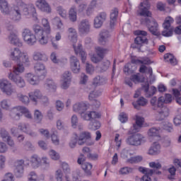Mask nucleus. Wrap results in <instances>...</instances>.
<instances>
[{
	"mask_svg": "<svg viewBox=\"0 0 181 181\" xmlns=\"http://www.w3.org/2000/svg\"><path fill=\"white\" fill-rule=\"evenodd\" d=\"M42 25L45 29H43L39 25H33V30L35 34L29 28L23 30L22 37L25 43L29 46H33L36 42H38L42 46H45L49 43V40L52 37V29L50 28L49 21L47 18H42Z\"/></svg>",
	"mask_w": 181,
	"mask_h": 181,
	"instance_id": "nucleus-1",
	"label": "nucleus"
},
{
	"mask_svg": "<svg viewBox=\"0 0 181 181\" xmlns=\"http://www.w3.org/2000/svg\"><path fill=\"white\" fill-rule=\"evenodd\" d=\"M8 54L13 62H16L18 63L13 67V72L15 75L23 73V71H25L24 66H30V58H29V54L22 52L19 48L11 49Z\"/></svg>",
	"mask_w": 181,
	"mask_h": 181,
	"instance_id": "nucleus-2",
	"label": "nucleus"
},
{
	"mask_svg": "<svg viewBox=\"0 0 181 181\" xmlns=\"http://www.w3.org/2000/svg\"><path fill=\"white\" fill-rule=\"evenodd\" d=\"M35 12H36V8L33 4H26L23 0H16L13 6V15H11V18L14 22H19L23 15L29 16L33 15Z\"/></svg>",
	"mask_w": 181,
	"mask_h": 181,
	"instance_id": "nucleus-3",
	"label": "nucleus"
},
{
	"mask_svg": "<svg viewBox=\"0 0 181 181\" xmlns=\"http://www.w3.org/2000/svg\"><path fill=\"white\" fill-rule=\"evenodd\" d=\"M69 40L73 43V47L76 54H80L82 63H84L87 59V54L83 50V45L78 44L77 47L75 43H77V31L74 28L68 29Z\"/></svg>",
	"mask_w": 181,
	"mask_h": 181,
	"instance_id": "nucleus-4",
	"label": "nucleus"
},
{
	"mask_svg": "<svg viewBox=\"0 0 181 181\" xmlns=\"http://www.w3.org/2000/svg\"><path fill=\"white\" fill-rule=\"evenodd\" d=\"M0 89L2 93L8 97L13 95V94H16V89L8 79H0Z\"/></svg>",
	"mask_w": 181,
	"mask_h": 181,
	"instance_id": "nucleus-5",
	"label": "nucleus"
},
{
	"mask_svg": "<svg viewBox=\"0 0 181 181\" xmlns=\"http://www.w3.org/2000/svg\"><path fill=\"white\" fill-rule=\"evenodd\" d=\"M146 24L152 35H154V36H159V35H160V32H159V25L155 19L146 18Z\"/></svg>",
	"mask_w": 181,
	"mask_h": 181,
	"instance_id": "nucleus-6",
	"label": "nucleus"
},
{
	"mask_svg": "<svg viewBox=\"0 0 181 181\" xmlns=\"http://www.w3.org/2000/svg\"><path fill=\"white\" fill-rule=\"evenodd\" d=\"M142 141H144V136L135 134L127 137L126 144L130 146H139L141 145Z\"/></svg>",
	"mask_w": 181,
	"mask_h": 181,
	"instance_id": "nucleus-7",
	"label": "nucleus"
},
{
	"mask_svg": "<svg viewBox=\"0 0 181 181\" xmlns=\"http://www.w3.org/2000/svg\"><path fill=\"white\" fill-rule=\"evenodd\" d=\"M134 35H137V37L134 40L136 45H148V38H146L148 33L146 31L138 30L134 32Z\"/></svg>",
	"mask_w": 181,
	"mask_h": 181,
	"instance_id": "nucleus-8",
	"label": "nucleus"
},
{
	"mask_svg": "<svg viewBox=\"0 0 181 181\" xmlns=\"http://www.w3.org/2000/svg\"><path fill=\"white\" fill-rule=\"evenodd\" d=\"M8 78L9 80L13 81V83H16L18 88H23L26 86V82H25V79H23V78L19 75H15L13 73L10 72L8 74Z\"/></svg>",
	"mask_w": 181,
	"mask_h": 181,
	"instance_id": "nucleus-9",
	"label": "nucleus"
},
{
	"mask_svg": "<svg viewBox=\"0 0 181 181\" xmlns=\"http://www.w3.org/2000/svg\"><path fill=\"white\" fill-rule=\"evenodd\" d=\"M18 129H19V131H21V132H23L24 134H26L30 136H37V133H36L35 131H33V129H32L30 124H29L28 123H25V122L19 123L18 125Z\"/></svg>",
	"mask_w": 181,
	"mask_h": 181,
	"instance_id": "nucleus-10",
	"label": "nucleus"
},
{
	"mask_svg": "<svg viewBox=\"0 0 181 181\" xmlns=\"http://www.w3.org/2000/svg\"><path fill=\"white\" fill-rule=\"evenodd\" d=\"M71 83V73L70 71H65L61 77V88L63 90H67Z\"/></svg>",
	"mask_w": 181,
	"mask_h": 181,
	"instance_id": "nucleus-11",
	"label": "nucleus"
},
{
	"mask_svg": "<svg viewBox=\"0 0 181 181\" xmlns=\"http://www.w3.org/2000/svg\"><path fill=\"white\" fill-rule=\"evenodd\" d=\"M91 29V23L88 19L82 20L78 25V30L81 35L89 33Z\"/></svg>",
	"mask_w": 181,
	"mask_h": 181,
	"instance_id": "nucleus-12",
	"label": "nucleus"
},
{
	"mask_svg": "<svg viewBox=\"0 0 181 181\" xmlns=\"http://www.w3.org/2000/svg\"><path fill=\"white\" fill-rule=\"evenodd\" d=\"M35 6L41 12L52 13V7H50V4L46 0H37L35 1Z\"/></svg>",
	"mask_w": 181,
	"mask_h": 181,
	"instance_id": "nucleus-13",
	"label": "nucleus"
},
{
	"mask_svg": "<svg viewBox=\"0 0 181 181\" xmlns=\"http://www.w3.org/2000/svg\"><path fill=\"white\" fill-rule=\"evenodd\" d=\"M149 8H151V4H149L148 2L141 3L137 13L140 15V16H147L148 18H151L152 13L148 11Z\"/></svg>",
	"mask_w": 181,
	"mask_h": 181,
	"instance_id": "nucleus-14",
	"label": "nucleus"
},
{
	"mask_svg": "<svg viewBox=\"0 0 181 181\" xmlns=\"http://www.w3.org/2000/svg\"><path fill=\"white\" fill-rule=\"evenodd\" d=\"M107 21V13L101 12L94 19L93 26L96 29H100L103 24Z\"/></svg>",
	"mask_w": 181,
	"mask_h": 181,
	"instance_id": "nucleus-15",
	"label": "nucleus"
},
{
	"mask_svg": "<svg viewBox=\"0 0 181 181\" xmlns=\"http://www.w3.org/2000/svg\"><path fill=\"white\" fill-rule=\"evenodd\" d=\"M25 78L31 86H37L40 83V80L43 79V76L35 75L32 73L25 74Z\"/></svg>",
	"mask_w": 181,
	"mask_h": 181,
	"instance_id": "nucleus-16",
	"label": "nucleus"
},
{
	"mask_svg": "<svg viewBox=\"0 0 181 181\" xmlns=\"http://www.w3.org/2000/svg\"><path fill=\"white\" fill-rule=\"evenodd\" d=\"M81 118L84 121H93V119L101 118V113L95 111L88 112L86 113L83 112L81 113Z\"/></svg>",
	"mask_w": 181,
	"mask_h": 181,
	"instance_id": "nucleus-17",
	"label": "nucleus"
},
{
	"mask_svg": "<svg viewBox=\"0 0 181 181\" xmlns=\"http://www.w3.org/2000/svg\"><path fill=\"white\" fill-rule=\"evenodd\" d=\"M158 107L157 114H156V119L158 121H162L165 119L167 117H169V108L167 107Z\"/></svg>",
	"mask_w": 181,
	"mask_h": 181,
	"instance_id": "nucleus-18",
	"label": "nucleus"
},
{
	"mask_svg": "<svg viewBox=\"0 0 181 181\" xmlns=\"http://www.w3.org/2000/svg\"><path fill=\"white\" fill-rule=\"evenodd\" d=\"M70 64H71V70L75 74L80 73L81 66H80V61L78 59L74 56H71L70 57Z\"/></svg>",
	"mask_w": 181,
	"mask_h": 181,
	"instance_id": "nucleus-19",
	"label": "nucleus"
},
{
	"mask_svg": "<svg viewBox=\"0 0 181 181\" xmlns=\"http://www.w3.org/2000/svg\"><path fill=\"white\" fill-rule=\"evenodd\" d=\"M22 115V106L13 107L10 112V117L15 121H19Z\"/></svg>",
	"mask_w": 181,
	"mask_h": 181,
	"instance_id": "nucleus-20",
	"label": "nucleus"
},
{
	"mask_svg": "<svg viewBox=\"0 0 181 181\" xmlns=\"http://www.w3.org/2000/svg\"><path fill=\"white\" fill-rule=\"evenodd\" d=\"M142 90L144 91L146 97L148 98L152 97L156 93V88L155 86H151L149 88V83H146L145 84L142 85L141 87Z\"/></svg>",
	"mask_w": 181,
	"mask_h": 181,
	"instance_id": "nucleus-21",
	"label": "nucleus"
},
{
	"mask_svg": "<svg viewBox=\"0 0 181 181\" xmlns=\"http://www.w3.org/2000/svg\"><path fill=\"white\" fill-rule=\"evenodd\" d=\"M28 96L33 103L37 104V101L42 98V92L39 89H35V90L30 92Z\"/></svg>",
	"mask_w": 181,
	"mask_h": 181,
	"instance_id": "nucleus-22",
	"label": "nucleus"
},
{
	"mask_svg": "<svg viewBox=\"0 0 181 181\" xmlns=\"http://www.w3.org/2000/svg\"><path fill=\"white\" fill-rule=\"evenodd\" d=\"M87 110H88V106L84 102L77 103L73 105V111L74 112H81L82 114Z\"/></svg>",
	"mask_w": 181,
	"mask_h": 181,
	"instance_id": "nucleus-23",
	"label": "nucleus"
},
{
	"mask_svg": "<svg viewBox=\"0 0 181 181\" xmlns=\"http://www.w3.org/2000/svg\"><path fill=\"white\" fill-rule=\"evenodd\" d=\"M34 70L37 74H41V77L42 78H45L46 77V74L47 71H46V66L43 64L41 63H37L35 64L34 66Z\"/></svg>",
	"mask_w": 181,
	"mask_h": 181,
	"instance_id": "nucleus-24",
	"label": "nucleus"
},
{
	"mask_svg": "<svg viewBox=\"0 0 181 181\" xmlns=\"http://www.w3.org/2000/svg\"><path fill=\"white\" fill-rule=\"evenodd\" d=\"M0 11L4 15H9L11 13V8L7 0H0Z\"/></svg>",
	"mask_w": 181,
	"mask_h": 181,
	"instance_id": "nucleus-25",
	"label": "nucleus"
},
{
	"mask_svg": "<svg viewBox=\"0 0 181 181\" xmlns=\"http://www.w3.org/2000/svg\"><path fill=\"white\" fill-rule=\"evenodd\" d=\"M25 164V160H18L15 163V172L16 174V176L18 177H21V175H23V165Z\"/></svg>",
	"mask_w": 181,
	"mask_h": 181,
	"instance_id": "nucleus-26",
	"label": "nucleus"
},
{
	"mask_svg": "<svg viewBox=\"0 0 181 181\" xmlns=\"http://www.w3.org/2000/svg\"><path fill=\"white\" fill-rule=\"evenodd\" d=\"M108 37H110V33L107 30H103L100 33V37L98 39L99 45L102 46H105L108 43Z\"/></svg>",
	"mask_w": 181,
	"mask_h": 181,
	"instance_id": "nucleus-27",
	"label": "nucleus"
},
{
	"mask_svg": "<svg viewBox=\"0 0 181 181\" xmlns=\"http://www.w3.org/2000/svg\"><path fill=\"white\" fill-rule=\"evenodd\" d=\"M78 136V144L82 146L84 144L86 141L91 139V133L88 132H83Z\"/></svg>",
	"mask_w": 181,
	"mask_h": 181,
	"instance_id": "nucleus-28",
	"label": "nucleus"
},
{
	"mask_svg": "<svg viewBox=\"0 0 181 181\" xmlns=\"http://www.w3.org/2000/svg\"><path fill=\"white\" fill-rule=\"evenodd\" d=\"M144 117H141L140 116H136V124H133L132 127V132H139V129H141V127L144 125Z\"/></svg>",
	"mask_w": 181,
	"mask_h": 181,
	"instance_id": "nucleus-29",
	"label": "nucleus"
},
{
	"mask_svg": "<svg viewBox=\"0 0 181 181\" xmlns=\"http://www.w3.org/2000/svg\"><path fill=\"white\" fill-rule=\"evenodd\" d=\"M169 103H172V95L165 94V97L161 96L158 98L157 105L163 107V104H169Z\"/></svg>",
	"mask_w": 181,
	"mask_h": 181,
	"instance_id": "nucleus-30",
	"label": "nucleus"
},
{
	"mask_svg": "<svg viewBox=\"0 0 181 181\" xmlns=\"http://www.w3.org/2000/svg\"><path fill=\"white\" fill-rule=\"evenodd\" d=\"M118 18V8H115L111 10L110 12V28H114L115 26V23L117 22V19Z\"/></svg>",
	"mask_w": 181,
	"mask_h": 181,
	"instance_id": "nucleus-31",
	"label": "nucleus"
},
{
	"mask_svg": "<svg viewBox=\"0 0 181 181\" xmlns=\"http://www.w3.org/2000/svg\"><path fill=\"white\" fill-rule=\"evenodd\" d=\"M148 136L150 138H157L160 139V129L156 127L151 128L148 132Z\"/></svg>",
	"mask_w": 181,
	"mask_h": 181,
	"instance_id": "nucleus-32",
	"label": "nucleus"
},
{
	"mask_svg": "<svg viewBox=\"0 0 181 181\" xmlns=\"http://www.w3.org/2000/svg\"><path fill=\"white\" fill-rule=\"evenodd\" d=\"M158 153H160V145L158 142H154L148 150V155H158Z\"/></svg>",
	"mask_w": 181,
	"mask_h": 181,
	"instance_id": "nucleus-33",
	"label": "nucleus"
},
{
	"mask_svg": "<svg viewBox=\"0 0 181 181\" xmlns=\"http://www.w3.org/2000/svg\"><path fill=\"white\" fill-rule=\"evenodd\" d=\"M69 18L71 22H77V8L72 6L69 11Z\"/></svg>",
	"mask_w": 181,
	"mask_h": 181,
	"instance_id": "nucleus-34",
	"label": "nucleus"
},
{
	"mask_svg": "<svg viewBox=\"0 0 181 181\" xmlns=\"http://www.w3.org/2000/svg\"><path fill=\"white\" fill-rule=\"evenodd\" d=\"M17 100L23 104H25V105H28L30 103V98L22 93L17 94Z\"/></svg>",
	"mask_w": 181,
	"mask_h": 181,
	"instance_id": "nucleus-35",
	"label": "nucleus"
},
{
	"mask_svg": "<svg viewBox=\"0 0 181 181\" xmlns=\"http://www.w3.org/2000/svg\"><path fill=\"white\" fill-rule=\"evenodd\" d=\"M148 104V100L144 98H139L137 102H133L132 105L136 110H139L140 107H145Z\"/></svg>",
	"mask_w": 181,
	"mask_h": 181,
	"instance_id": "nucleus-36",
	"label": "nucleus"
},
{
	"mask_svg": "<svg viewBox=\"0 0 181 181\" xmlns=\"http://www.w3.org/2000/svg\"><path fill=\"white\" fill-rule=\"evenodd\" d=\"M30 163L34 169H37L41 165V160L37 155H33L31 157Z\"/></svg>",
	"mask_w": 181,
	"mask_h": 181,
	"instance_id": "nucleus-37",
	"label": "nucleus"
},
{
	"mask_svg": "<svg viewBox=\"0 0 181 181\" xmlns=\"http://www.w3.org/2000/svg\"><path fill=\"white\" fill-rule=\"evenodd\" d=\"M107 83V78L104 76H98L93 79V86H103Z\"/></svg>",
	"mask_w": 181,
	"mask_h": 181,
	"instance_id": "nucleus-38",
	"label": "nucleus"
},
{
	"mask_svg": "<svg viewBox=\"0 0 181 181\" xmlns=\"http://www.w3.org/2000/svg\"><path fill=\"white\" fill-rule=\"evenodd\" d=\"M163 30L161 33V35L165 37H170V36L173 35V32H175L174 28H168V27H163Z\"/></svg>",
	"mask_w": 181,
	"mask_h": 181,
	"instance_id": "nucleus-39",
	"label": "nucleus"
},
{
	"mask_svg": "<svg viewBox=\"0 0 181 181\" xmlns=\"http://www.w3.org/2000/svg\"><path fill=\"white\" fill-rule=\"evenodd\" d=\"M54 39L51 40V43H52V46L54 47V49L57 50V49H59V44H57L56 42H59V41L62 40V33H60L59 32L57 33L55 35Z\"/></svg>",
	"mask_w": 181,
	"mask_h": 181,
	"instance_id": "nucleus-40",
	"label": "nucleus"
},
{
	"mask_svg": "<svg viewBox=\"0 0 181 181\" xmlns=\"http://www.w3.org/2000/svg\"><path fill=\"white\" fill-rule=\"evenodd\" d=\"M95 52L96 54L102 57L104 59V57L105 56V54H107V53H108V49H105V48H103L99 46H97L95 47Z\"/></svg>",
	"mask_w": 181,
	"mask_h": 181,
	"instance_id": "nucleus-41",
	"label": "nucleus"
},
{
	"mask_svg": "<svg viewBox=\"0 0 181 181\" xmlns=\"http://www.w3.org/2000/svg\"><path fill=\"white\" fill-rule=\"evenodd\" d=\"M81 168L83 170H84L85 173L90 176L91 175V169H93V165L89 163H82Z\"/></svg>",
	"mask_w": 181,
	"mask_h": 181,
	"instance_id": "nucleus-42",
	"label": "nucleus"
},
{
	"mask_svg": "<svg viewBox=\"0 0 181 181\" xmlns=\"http://www.w3.org/2000/svg\"><path fill=\"white\" fill-rule=\"evenodd\" d=\"M139 172H141V173H144V175L146 176H152L155 173V170L144 168V167H139Z\"/></svg>",
	"mask_w": 181,
	"mask_h": 181,
	"instance_id": "nucleus-43",
	"label": "nucleus"
},
{
	"mask_svg": "<svg viewBox=\"0 0 181 181\" xmlns=\"http://www.w3.org/2000/svg\"><path fill=\"white\" fill-rule=\"evenodd\" d=\"M164 58L166 62H170V64L173 66H176V64H177V61L172 54H165Z\"/></svg>",
	"mask_w": 181,
	"mask_h": 181,
	"instance_id": "nucleus-44",
	"label": "nucleus"
},
{
	"mask_svg": "<svg viewBox=\"0 0 181 181\" xmlns=\"http://www.w3.org/2000/svg\"><path fill=\"white\" fill-rule=\"evenodd\" d=\"M8 40L11 45H14V46H18L19 45V38L18 35L14 33L10 34L8 36Z\"/></svg>",
	"mask_w": 181,
	"mask_h": 181,
	"instance_id": "nucleus-45",
	"label": "nucleus"
},
{
	"mask_svg": "<svg viewBox=\"0 0 181 181\" xmlns=\"http://www.w3.org/2000/svg\"><path fill=\"white\" fill-rule=\"evenodd\" d=\"M168 172L169 175H168V179L170 180H173L175 179V176H176V168L173 165H171L168 168Z\"/></svg>",
	"mask_w": 181,
	"mask_h": 181,
	"instance_id": "nucleus-46",
	"label": "nucleus"
},
{
	"mask_svg": "<svg viewBox=\"0 0 181 181\" xmlns=\"http://www.w3.org/2000/svg\"><path fill=\"white\" fill-rule=\"evenodd\" d=\"M35 121L37 124H40L43 119V115L42 112L39 110H36L34 113Z\"/></svg>",
	"mask_w": 181,
	"mask_h": 181,
	"instance_id": "nucleus-47",
	"label": "nucleus"
},
{
	"mask_svg": "<svg viewBox=\"0 0 181 181\" xmlns=\"http://www.w3.org/2000/svg\"><path fill=\"white\" fill-rule=\"evenodd\" d=\"M132 155H134V153L128 148H124L120 153V156L122 159H128V158L132 156Z\"/></svg>",
	"mask_w": 181,
	"mask_h": 181,
	"instance_id": "nucleus-48",
	"label": "nucleus"
},
{
	"mask_svg": "<svg viewBox=\"0 0 181 181\" xmlns=\"http://www.w3.org/2000/svg\"><path fill=\"white\" fill-rule=\"evenodd\" d=\"M57 13L64 19L67 18V11L64 9L62 6H59L56 8Z\"/></svg>",
	"mask_w": 181,
	"mask_h": 181,
	"instance_id": "nucleus-49",
	"label": "nucleus"
},
{
	"mask_svg": "<svg viewBox=\"0 0 181 181\" xmlns=\"http://www.w3.org/2000/svg\"><path fill=\"white\" fill-rule=\"evenodd\" d=\"M175 22V20L170 16L165 18L164 23H163V28H173L172 23Z\"/></svg>",
	"mask_w": 181,
	"mask_h": 181,
	"instance_id": "nucleus-50",
	"label": "nucleus"
},
{
	"mask_svg": "<svg viewBox=\"0 0 181 181\" xmlns=\"http://www.w3.org/2000/svg\"><path fill=\"white\" fill-rule=\"evenodd\" d=\"M89 56L91 62L95 64L100 63V62H101V60L104 59L103 57H100L98 54H89Z\"/></svg>",
	"mask_w": 181,
	"mask_h": 181,
	"instance_id": "nucleus-51",
	"label": "nucleus"
},
{
	"mask_svg": "<svg viewBox=\"0 0 181 181\" xmlns=\"http://www.w3.org/2000/svg\"><path fill=\"white\" fill-rule=\"evenodd\" d=\"M45 88L47 90H56V88H57V86L53 80H47L45 83Z\"/></svg>",
	"mask_w": 181,
	"mask_h": 181,
	"instance_id": "nucleus-52",
	"label": "nucleus"
},
{
	"mask_svg": "<svg viewBox=\"0 0 181 181\" xmlns=\"http://www.w3.org/2000/svg\"><path fill=\"white\" fill-rule=\"evenodd\" d=\"M139 71L142 74L148 73V74H150V77H152L153 71H152V69L151 67L148 68L145 65H141L140 66Z\"/></svg>",
	"mask_w": 181,
	"mask_h": 181,
	"instance_id": "nucleus-53",
	"label": "nucleus"
},
{
	"mask_svg": "<svg viewBox=\"0 0 181 181\" xmlns=\"http://www.w3.org/2000/svg\"><path fill=\"white\" fill-rule=\"evenodd\" d=\"M110 62L108 60H104L100 64V69L101 71H107L108 69H110Z\"/></svg>",
	"mask_w": 181,
	"mask_h": 181,
	"instance_id": "nucleus-54",
	"label": "nucleus"
},
{
	"mask_svg": "<svg viewBox=\"0 0 181 181\" xmlns=\"http://www.w3.org/2000/svg\"><path fill=\"white\" fill-rule=\"evenodd\" d=\"M44 59H46V55L45 54L37 52L33 54V60H35V62H39L40 60H43Z\"/></svg>",
	"mask_w": 181,
	"mask_h": 181,
	"instance_id": "nucleus-55",
	"label": "nucleus"
},
{
	"mask_svg": "<svg viewBox=\"0 0 181 181\" xmlns=\"http://www.w3.org/2000/svg\"><path fill=\"white\" fill-rule=\"evenodd\" d=\"M134 168L129 167H123L120 168L119 173L120 175H128V173H132Z\"/></svg>",
	"mask_w": 181,
	"mask_h": 181,
	"instance_id": "nucleus-56",
	"label": "nucleus"
},
{
	"mask_svg": "<svg viewBox=\"0 0 181 181\" xmlns=\"http://www.w3.org/2000/svg\"><path fill=\"white\" fill-rule=\"evenodd\" d=\"M101 127V124L98 121H95L94 122H90L89 123L90 129H93V131H97Z\"/></svg>",
	"mask_w": 181,
	"mask_h": 181,
	"instance_id": "nucleus-57",
	"label": "nucleus"
},
{
	"mask_svg": "<svg viewBox=\"0 0 181 181\" xmlns=\"http://www.w3.org/2000/svg\"><path fill=\"white\" fill-rule=\"evenodd\" d=\"M49 155L53 160H59V159H60V155H59V153L56 152L54 150H50Z\"/></svg>",
	"mask_w": 181,
	"mask_h": 181,
	"instance_id": "nucleus-58",
	"label": "nucleus"
},
{
	"mask_svg": "<svg viewBox=\"0 0 181 181\" xmlns=\"http://www.w3.org/2000/svg\"><path fill=\"white\" fill-rule=\"evenodd\" d=\"M0 105L3 110H9L11 108V102L4 99L1 101Z\"/></svg>",
	"mask_w": 181,
	"mask_h": 181,
	"instance_id": "nucleus-59",
	"label": "nucleus"
},
{
	"mask_svg": "<svg viewBox=\"0 0 181 181\" xmlns=\"http://www.w3.org/2000/svg\"><path fill=\"white\" fill-rule=\"evenodd\" d=\"M21 114H24L25 118H28V119H32V113H30L29 110L24 106H22Z\"/></svg>",
	"mask_w": 181,
	"mask_h": 181,
	"instance_id": "nucleus-60",
	"label": "nucleus"
},
{
	"mask_svg": "<svg viewBox=\"0 0 181 181\" xmlns=\"http://www.w3.org/2000/svg\"><path fill=\"white\" fill-rule=\"evenodd\" d=\"M71 127L74 128H77V125H78V117L76 115H73L71 117Z\"/></svg>",
	"mask_w": 181,
	"mask_h": 181,
	"instance_id": "nucleus-61",
	"label": "nucleus"
},
{
	"mask_svg": "<svg viewBox=\"0 0 181 181\" xmlns=\"http://www.w3.org/2000/svg\"><path fill=\"white\" fill-rule=\"evenodd\" d=\"M51 139L53 144L55 146L59 145L60 144V139H59V136L56 133H53L51 135Z\"/></svg>",
	"mask_w": 181,
	"mask_h": 181,
	"instance_id": "nucleus-62",
	"label": "nucleus"
},
{
	"mask_svg": "<svg viewBox=\"0 0 181 181\" xmlns=\"http://www.w3.org/2000/svg\"><path fill=\"white\" fill-rule=\"evenodd\" d=\"M101 95V91L93 90L89 94V100H93L94 98H97V97H100Z\"/></svg>",
	"mask_w": 181,
	"mask_h": 181,
	"instance_id": "nucleus-63",
	"label": "nucleus"
},
{
	"mask_svg": "<svg viewBox=\"0 0 181 181\" xmlns=\"http://www.w3.org/2000/svg\"><path fill=\"white\" fill-rule=\"evenodd\" d=\"M28 180L29 181H38L39 177L37 176V174L35 172H30L28 175Z\"/></svg>",
	"mask_w": 181,
	"mask_h": 181,
	"instance_id": "nucleus-64",
	"label": "nucleus"
}]
</instances>
